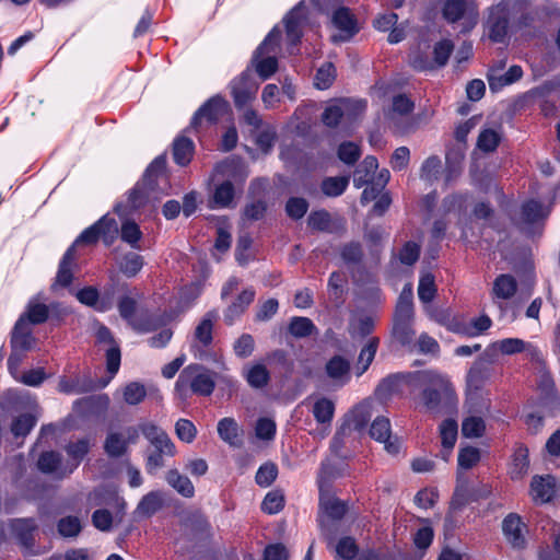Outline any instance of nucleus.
I'll list each match as a JSON object with an SVG mask.
<instances>
[{
  "label": "nucleus",
  "instance_id": "f257e3e1",
  "mask_svg": "<svg viewBox=\"0 0 560 560\" xmlns=\"http://www.w3.org/2000/svg\"><path fill=\"white\" fill-rule=\"evenodd\" d=\"M420 381L425 385L420 396L425 411L441 415L453 411L458 402L457 395L450 378L436 371H423Z\"/></svg>",
  "mask_w": 560,
  "mask_h": 560
},
{
  "label": "nucleus",
  "instance_id": "f03ea898",
  "mask_svg": "<svg viewBox=\"0 0 560 560\" xmlns=\"http://www.w3.org/2000/svg\"><path fill=\"white\" fill-rule=\"evenodd\" d=\"M166 159L158 156L148 166L141 182L137 183L128 196V208L131 210L140 209L148 202L158 201L163 195H166L165 170Z\"/></svg>",
  "mask_w": 560,
  "mask_h": 560
},
{
  "label": "nucleus",
  "instance_id": "7ed1b4c3",
  "mask_svg": "<svg viewBox=\"0 0 560 560\" xmlns=\"http://www.w3.org/2000/svg\"><path fill=\"white\" fill-rule=\"evenodd\" d=\"M325 474L326 467L323 465L317 477L319 490L318 525L322 535L328 541H332L337 534L338 521H340L346 514L347 505L330 493Z\"/></svg>",
  "mask_w": 560,
  "mask_h": 560
},
{
  "label": "nucleus",
  "instance_id": "20e7f679",
  "mask_svg": "<svg viewBox=\"0 0 560 560\" xmlns=\"http://www.w3.org/2000/svg\"><path fill=\"white\" fill-rule=\"evenodd\" d=\"M215 388V373L208 368L192 363L182 370L175 383V393L182 399L191 395L210 396Z\"/></svg>",
  "mask_w": 560,
  "mask_h": 560
},
{
  "label": "nucleus",
  "instance_id": "39448f33",
  "mask_svg": "<svg viewBox=\"0 0 560 560\" xmlns=\"http://www.w3.org/2000/svg\"><path fill=\"white\" fill-rule=\"evenodd\" d=\"M226 178L213 194V203L218 208H228L234 198V187L231 180L243 183L248 176V170L237 158H228L214 167V176Z\"/></svg>",
  "mask_w": 560,
  "mask_h": 560
},
{
  "label": "nucleus",
  "instance_id": "423d86ee",
  "mask_svg": "<svg viewBox=\"0 0 560 560\" xmlns=\"http://www.w3.org/2000/svg\"><path fill=\"white\" fill-rule=\"evenodd\" d=\"M280 36V28L273 27L253 55L252 67L261 80L269 79L278 69L276 55L279 50Z\"/></svg>",
  "mask_w": 560,
  "mask_h": 560
},
{
  "label": "nucleus",
  "instance_id": "0eeeda50",
  "mask_svg": "<svg viewBox=\"0 0 560 560\" xmlns=\"http://www.w3.org/2000/svg\"><path fill=\"white\" fill-rule=\"evenodd\" d=\"M442 15L451 24L459 22L462 32H470L479 21L477 3L468 0H446Z\"/></svg>",
  "mask_w": 560,
  "mask_h": 560
},
{
  "label": "nucleus",
  "instance_id": "6e6552de",
  "mask_svg": "<svg viewBox=\"0 0 560 560\" xmlns=\"http://www.w3.org/2000/svg\"><path fill=\"white\" fill-rule=\"evenodd\" d=\"M366 102L362 100L340 98L329 103L323 115L322 120L327 127H336L345 118L355 119L365 110Z\"/></svg>",
  "mask_w": 560,
  "mask_h": 560
},
{
  "label": "nucleus",
  "instance_id": "1a4fd4ad",
  "mask_svg": "<svg viewBox=\"0 0 560 560\" xmlns=\"http://www.w3.org/2000/svg\"><path fill=\"white\" fill-rule=\"evenodd\" d=\"M510 10L508 4L499 2L488 9V15L485 22V32L494 43H503L509 28Z\"/></svg>",
  "mask_w": 560,
  "mask_h": 560
},
{
  "label": "nucleus",
  "instance_id": "9d476101",
  "mask_svg": "<svg viewBox=\"0 0 560 560\" xmlns=\"http://www.w3.org/2000/svg\"><path fill=\"white\" fill-rule=\"evenodd\" d=\"M306 11L305 4L300 2L283 19L290 55L294 54V49L303 35V30L307 23Z\"/></svg>",
  "mask_w": 560,
  "mask_h": 560
},
{
  "label": "nucleus",
  "instance_id": "9b49d317",
  "mask_svg": "<svg viewBox=\"0 0 560 560\" xmlns=\"http://www.w3.org/2000/svg\"><path fill=\"white\" fill-rule=\"evenodd\" d=\"M230 86L237 108H243L252 103L258 91V83L255 81L249 68L235 78Z\"/></svg>",
  "mask_w": 560,
  "mask_h": 560
},
{
  "label": "nucleus",
  "instance_id": "f8f14e48",
  "mask_svg": "<svg viewBox=\"0 0 560 560\" xmlns=\"http://www.w3.org/2000/svg\"><path fill=\"white\" fill-rule=\"evenodd\" d=\"M96 342L105 347L106 352V366L109 373V378L103 383L106 386L114 375L118 372L120 366V349L115 342L114 337L109 329L103 325H97L95 331Z\"/></svg>",
  "mask_w": 560,
  "mask_h": 560
},
{
  "label": "nucleus",
  "instance_id": "ddd939ff",
  "mask_svg": "<svg viewBox=\"0 0 560 560\" xmlns=\"http://www.w3.org/2000/svg\"><path fill=\"white\" fill-rule=\"evenodd\" d=\"M228 103L221 96H213L208 100L194 115L190 127L197 128L203 122L215 124L228 110Z\"/></svg>",
  "mask_w": 560,
  "mask_h": 560
},
{
  "label": "nucleus",
  "instance_id": "4468645a",
  "mask_svg": "<svg viewBox=\"0 0 560 560\" xmlns=\"http://www.w3.org/2000/svg\"><path fill=\"white\" fill-rule=\"evenodd\" d=\"M331 23L338 31L337 34L331 35L334 43L347 42L359 31L354 16L343 7L334 11Z\"/></svg>",
  "mask_w": 560,
  "mask_h": 560
},
{
  "label": "nucleus",
  "instance_id": "2eb2a0df",
  "mask_svg": "<svg viewBox=\"0 0 560 560\" xmlns=\"http://www.w3.org/2000/svg\"><path fill=\"white\" fill-rule=\"evenodd\" d=\"M140 430L145 439L154 446V448L164 452L167 456H174L175 445L165 433V431L152 422L141 423Z\"/></svg>",
  "mask_w": 560,
  "mask_h": 560
},
{
  "label": "nucleus",
  "instance_id": "dca6fc26",
  "mask_svg": "<svg viewBox=\"0 0 560 560\" xmlns=\"http://www.w3.org/2000/svg\"><path fill=\"white\" fill-rule=\"evenodd\" d=\"M118 311L120 316L138 331H149L153 328L149 319H142L137 313L136 301L130 296H122L118 302Z\"/></svg>",
  "mask_w": 560,
  "mask_h": 560
},
{
  "label": "nucleus",
  "instance_id": "f3484780",
  "mask_svg": "<svg viewBox=\"0 0 560 560\" xmlns=\"http://www.w3.org/2000/svg\"><path fill=\"white\" fill-rule=\"evenodd\" d=\"M503 534L514 548H523L526 544L525 539V524L523 523L520 515L511 513L502 522Z\"/></svg>",
  "mask_w": 560,
  "mask_h": 560
},
{
  "label": "nucleus",
  "instance_id": "a211bd4d",
  "mask_svg": "<svg viewBox=\"0 0 560 560\" xmlns=\"http://www.w3.org/2000/svg\"><path fill=\"white\" fill-rule=\"evenodd\" d=\"M127 439L124 438L121 433L110 432L108 433L105 443L104 450L106 454L110 457H119L121 456L126 450L128 442L133 443L138 438V429L130 427L126 430Z\"/></svg>",
  "mask_w": 560,
  "mask_h": 560
},
{
  "label": "nucleus",
  "instance_id": "6ab92c4d",
  "mask_svg": "<svg viewBox=\"0 0 560 560\" xmlns=\"http://www.w3.org/2000/svg\"><path fill=\"white\" fill-rule=\"evenodd\" d=\"M12 350L19 351H27L34 348L35 338L32 335L31 327L25 319V316H21L15 323L12 338H11Z\"/></svg>",
  "mask_w": 560,
  "mask_h": 560
},
{
  "label": "nucleus",
  "instance_id": "aec40b11",
  "mask_svg": "<svg viewBox=\"0 0 560 560\" xmlns=\"http://www.w3.org/2000/svg\"><path fill=\"white\" fill-rule=\"evenodd\" d=\"M488 349L500 351L504 355H512L521 352H528L530 355L537 354V348L521 338H504L492 342Z\"/></svg>",
  "mask_w": 560,
  "mask_h": 560
},
{
  "label": "nucleus",
  "instance_id": "412c9836",
  "mask_svg": "<svg viewBox=\"0 0 560 560\" xmlns=\"http://www.w3.org/2000/svg\"><path fill=\"white\" fill-rule=\"evenodd\" d=\"M517 291V282L511 275L498 276L492 285L491 298L501 307V301L512 299Z\"/></svg>",
  "mask_w": 560,
  "mask_h": 560
},
{
  "label": "nucleus",
  "instance_id": "4be33fe9",
  "mask_svg": "<svg viewBox=\"0 0 560 560\" xmlns=\"http://www.w3.org/2000/svg\"><path fill=\"white\" fill-rule=\"evenodd\" d=\"M530 494L535 502L547 503L556 494V481L551 476H535L530 482Z\"/></svg>",
  "mask_w": 560,
  "mask_h": 560
},
{
  "label": "nucleus",
  "instance_id": "5701e85b",
  "mask_svg": "<svg viewBox=\"0 0 560 560\" xmlns=\"http://www.w3.org/2000/svg\"><path fill=\"white\" fill-rule=\"evenodd\" d=\"M74 262L73 246H70L65 253L56 275V279L51 284V290L57 291L60 288H67L73 279L72 265Z\"/></svg>",
  "mask_w": 560,
  "mask_h": 560
},
{
  "label": "nucleus",
  "instance_id": "b1692460",
  "mask_svg": "<svg viewBox=\"0 0 560 560\" xmlns=\"http://www.w3.org/2000/svg\"><path fill=\"white\" fill-rule=\"evenodd\" d=\"M390 422L385 417H377L371 425V436L385 444V448L388 453L396 454L398 452V445L389 442L390 439Z\"/></svg>",
  "mask_w": 560,
  "mask_h": 560
},
{
  "label": "nucleus",
  "instance_id": "393cba45",
  "mask_svg": "<svg viewBox=\"0 0 560 560\" xmlns=\"http://www.w3.org/2000/svg\"><path fill=\"white\" fill-rule=\"evenodd\" d=\"M255 291L246 289L238 294L236 300L225 310L224 320L229 325H233L234 322L245 312V310L254 301Z\"/></svg>",
  "mask_w": 560,
  "mask_h": 560
},
{
  "label": "nucleus",
  "instance_id": "a878e982",
  "mask_svg": "<svg viewBox=\"0 0 560 560\" xmlns=\"http://www.w3.org/2000/svg\"><path fill=\"white\" fill-rule=\"evenodd\" d=\"M40 471L46 474H54L58 478H63L71 472H65L69 469L68 465L61 464V456L56 452H45L40 455L37 462Z\"/></svg>",
  "mask_w": 560,
  "mask_h": 560
},
{
  "label": "nucleus",
  "instance_id": "bb28decb",
  "mask_svg": "<svg viewBox=\"0 0 560 560\" xmlns=\"http://www.w3.org/2000/svg\"><path fill=\"white\" fill-rule=\"evenodd\" d=\"M242 375L250 387L257 389L265 387L270 380V373L264 363L247 364Z\"/></svg>",
  "mask_w": 560,
  "mask_h": 560
},
{
  "label": "nucleus",
  "instance_id": "cd10ccee",
  "mask_svg": "<svg viewBox=\"0 0 560 560\" xmlns=\"http://www.w3.org/2000/svg\"><path fill=\"white\" fill-rule=\"evenodd\" d=\"M164 501L165 498L162 491H151L140 500L135 513L139 517H150L162 509Z\"/></svg>",
  "mask_w": 560,
  "mask_h": 560
},
{
  "label": "nucleus",
  "instance_id": "c85d7f7f",
  "mask_svg": "<svg viewBox=\"0 0 560 560\" xmlns=\"http://www.w3.org/2000/svg\"><path fill=\"white\" fill-rule=\"evenodd\" d=\"M491 493V487L489 485L480 483L477 487L466 490L457 488L452 501L454 508H462L470 501H477L482 498L489 497Z\"/></svg>",
  "mask_w": 560,
  "mask_h": 560
},
{
  "label": "nucleus",
  "instance_id": "c756f323",
  "mask_svg": "<svg viewBox=\"0 0 560 560\" xmlns=\"http://www.w3.org/2000/svg\"><path fill=\"white\" fill-rule=\"evenodd\" d=\"M91 445L92 442L88 438L80 439L67 445L66 452L70 460L67 463L69 469L65 472H72L79 466L84 456L89 453Z\"/></svg>",
  "mask_w": 560,
  "mask_h": 560
},
{
  "label": "nucleus",
  "instance_id": "7c9ffc66",
  "mask_svg": "<svg viewBox=\"0 0 560 560\" xmlns=\"http://www.w3.org/2000/svg\"><path fill=\"white\" fill-rule=\"evenodd\" d=\"M349 362L340 355H335L326 364V373L329 378L339 385H343L349 380Z\"/></svg>",
  "mask_w": 560,
  "mask_h": 560
},
{
  "label": "nucleus",
  "instance_id": "2f4dec72",
  "mask_svg": "<svg viewBox=\"0 0 560 560\" xmlns=\"http://www.w3.org/2000/svg\"><path fill=\"white\" fill-rule=\"evenodd\" d=\"M490 374L491 372L488 363L481 358L476 360L466 376L468 387L479 389L490 377Z\"/></svg>",
  "mask_w": 560,
  "mask_h": 560
},
{
  "label": "nucleus",
  "instance_id": "473e14b6",
  "mask_svg": "<svg viewBox=\"0 0 560 560\" xmlns=\"http://www.w3.org/2000/svg\"><path fill=\"white\" fill-rule=\"evenodd\" d=\"M378 167L376 158L369 155L357 167L353 177V184L357 188H361L370 182H374L373 175Z\"/></svg>",
  "mask_w": 560,
  "mask_h": 560
},
{
  "label": "nucleus",
  "instance_id": "72a5a7b5",
  "mask_svg": "<svg viewBox=\"0 0 560 560\" xmlns=\"http://www.w3.org/2000/svg\"><path fill=\"white\" fill-rule=\"evenodd\" d=\"M523 75V70L520 66H512L503 74H495L491 71L488 74L489 86L491 91H499L500 89L518 81Z\"/></svg>",
  "mask_w": 560,
  "mask_h": 560
},
{
  "label": "nucleus",
  "instance_id": "f704fd0d",
  "mask_svg": "<svg viewBox=\"0 0 560 560\" xmlns=\"http://www.w3.org/2000/svg\"><path fill=\"white\" fill-rule=\"evenodd\" d=\"M312 413L317 423L329 427L335 413V404L329 398L319 397L313 404Z\"/></svg>",
  "mask_w": 560,
  "mask_h": 560
},
{
  "label": "nucleus",
  "instance_id": "c9c22d12",
  "mask_svg": "<svg viewBox=\"0 0 560 560\" xmlns=\"http://www.w3.org/2000/svg\"><path fill=\"white\" fill-rule=\"evenodd\" d=\"M167 483L185 498H191L195 493V487L187 476L179 474L178 470L167 471L165 477Z\"/></svg>",
  "mask_w": 560,
  "mask_h": 560
},
{
  "label": "nucleus",
  "instance_id": "e433bc0d",
  "mask_svg": "<svg viewBox=\"0 0 560 560\" xmlns=\"http://www.w3.org/2000/svg\"><path fill=\"white\" fill-rule=\"evenodd\" d=\"M440 434L443 446V458L447 459L451 451L453 450L457 440V423L454 420L447 419L440 425Z\"/></svg>",
  "mask_w": 560,
  "mask_h": 560
},
{
  "label": "nucleus",
  "instance_id": "4c0bfd02",
  "mask_svg": "<svg viewBox=\"0 0 560 560\" xmlns=\"http://www.w3.org/2000/svg\"><path fill=\"white\" fill-rule=\"evenodd\" d=\"M194 142L186 137H178L173 144L174 161L180 165H187L194 154Z\"/></svg>",
  "mask_w": 560,
  "mask_h": 560
},
{
  "label": "nucleus",
  "instance_id": "58836bf2",
  "mask_svg": "<svg viewBox=\"0 0 560 560\" xmlns=\"http://www.w3.org/2000/svg\"><path fill=\"white\" fill-rule=\"evenodd\" d=\"M528 451L527 448L520 446L515 450L510 465V476L512 479H522L528 470Z\"/></svg>",
  "mask_w": 560,
  "mask_h": 560
},
{
  "label": "nucleus",
  "instance_id": "ea45409f",
  "mask_svg": "<svg viewBox=\"0 0 560 560\" xmlns=\"http://www.w3.org/2000/svg\"><path fill=\"white\" fill-rule=\"evenodd\" d=\"M380 339L377 337H371L365 346L361 349L358 363H357V374H363L374 360L378 348Z\"/></svg>",
  "mask_w": 560,
  "mask_h": 560
},
{
  "label": "nucleus",
  "instance_id": "a19ab883",
  "mask_svg": "<svg viewBox=\"0 0 560 560\" xmlns=\"http://www.w3.org/2000/svg\"><path fill=\"white\" fill-rule=\"evenodd\" d=\"M117 266L126 277H135L143 267V258L137 253H128L120 257Z\"/></svg>",
  "mask_w": 560,
  "mask_h": 560
},
{
  "label": "nucleus",
  "instance_id": "79ce46f5",
  "mask_svg": "<svg viewBox=\"0 0 560 560\" xmlns=\"http://www.w3.org/2000/svg\"><path fill=\"white\" fill-rule=\"evenodd\" d=\"M289 332L295 338H305L317 332L316 326L307 317H292L289 324Z\"/></svg>",
  "mask_w": 560,
  "mask_h": 560
},
{
  "label": "nucleus",
  "instance_id": "37998d69",
  "mask_svg": "<svg viewBox=\"0 0 560 560\" xmlns=\"http://www.w3.org/2000/svg\"><path fill=\"white\" fill-rule=\"evenodd\" d=\"M348 185V176L327 177L322 182L320 188L325 196L338 197L345 192Z\"/></svg>",
  "mask_w": 560,
  "mask_h": 560
},
{
  "label": "nucleus",
  "instance_id": "c03bdc74",
  "mask_svg": "<svg viewBox=\"0 0 560 560\" xmlns=\"http://www.w3.org/2000/svg\"><path fill=\"white\" fill-rule=\"evenodd\" d=\"M238 425L233 418H223L218 423V434L228 444H237Z\"/></svg>",
  "mask_w": 560,
  "mask_h": 560
},
{
  "label": "nucleus",
  "instance_id": "a18cd8bd",
  "mask_svg": "<svg viewBox=\"0 0 560 560\" xmlns=\"http://www.w3.org/2000/svg\"><path fill=\"white\" fill-rule=\"evenodd\" d=\"M100 231L103 242L109 246L114 242L118 234V225L114 218L109 215H103L97 222H95Z\"/></svg>",
  "mask_w": 560,
  "mask_h": 560
},
{
  "label": "nucleus",
  "instance_id": "49530a36",
  "mask_svg": "<svg viewBox=\"0 0 560 560\" xmlns=\"http://www.w3.org/2000/svg\"><path fill=\"white\" fill-rule=\"evenodd\" d=\"M36 524L32 518H19L11 523L12 533L23 544H27Z\"/></svg>",
  "mask_w": 560,
  "mask_h": 560
},
{
  "label": "nucleus",
  "instance_id": "de8ad7c7",
  "mask_svg": "<svg viewBox=\"0 0 560 560\" xmlns=\"http://www.w3.org/2000/svg\"><path fill=\"white\" fill-rule=\"evenodd\" d=\"M22 316H25L28 326L42 324L48 318V307L43 303L32 301Z\"/></svg>",
  "mask_w": 560,
  "mask_h": 560
},
{
  "label": "nucleus",
  "instance_id": "09e8293b",
  "mask_svg": "<svg viewBox=\"0 0 560 560\" xmlns=\"http://www.w3.org/2000/svg\"><path fill=\"white\" fill-rule=\"evenodd\" d=\"M336 79V69L331 62L324 63L315 75L314 84L318 90L328 89Z\"/></svg>",
  "mask_w": 560,
  "mask_h": 560
},
{
  "label": "nucleus",
  "instance_id": "8fccbe9b",
  "mask_svg": "<svg viewBox=\"0 0 560 560\" xmlns=\"http://www.w3.org/2000/svg\"><path fill=\"white\" fill-rule=\"evenodd\" d=\"M142 236V232L140 231L137 223L133 221L126 220L121 224L120 229V237L124 242L129 244L132 248H139V241Z\"/></svg>",
  "mask_w": 560,
  "mask_h": 560
},
{
  "label": "nucleus",
  "instance_id": "3c124183",
  "mask_svg": "<svg viewBox=\"0 0 560 560\" xmlns=\"http://www.w3.org/2000/svg\"><path fill=\"white\" fill-rule=\"evenodd\" d=\"M393 336L400 345H410L415 337L412 322H394Z\"/></svg>",
  "mask_w": 560,
  "mask_h": 560
},
{
  "label": "nucleus",
  "instance_id": "603ef678",
  "mask_svg": "<svg viewBox=\"0 0 560 560\" xmlns=\"http://www.w3.org/2000/svg\"><path fill=\"white\" fill-rule=\"evenodd\" d=\"M485 429V421L480 417H468L462 423V433L466 438H479Z\"/></svg>",
  "mask_w": 560,
  "mask_h": 560
},
{
  "label": "nucleus",
  "instance_id": "864d4df0",
  "mask_svg": "<svg viewBox=\"0 0 560 560\" xmlns=\"http://www.w3.org/2000/svg\"><path fill=\"white\" fill-rule=\"evenodd\" d=\"M145 395L147 392L144 386L138 382L127 384L122 390L124 400L128 405L140 404L144 399Z\"/></svg>",
  "mask_w": 560,
  "mask_h": 560
},
{
  "label": "nucleus",
  "instance_id": "5fc2aeb1",
  "mask_svg": "<svg viewBox=\"0 0 560 560\" xmlns=\"http://www.w3.org/2000/svg\"><path fill=\"white\" fill-rule=\"evenodd\" d=\"M546 209L539 201L529 200L523 205L522 214L523 219L528 222H536L547 215Z\"/></svg>",
  "mask_w": 560,
  "mask_h": 560
},
{
  "label": "nucleus",
  "instance_id": "6e6d98bb",
  "mask_svg": "<svg viewBox=\"0 0 560 560\" xmlns=\"http://www.w3.org/2000/svg\"><path fill=\"white\" fill-rule=\"evenodd\" d=\"M434 277L431 273H425L420 278L418 285V296L423 303H429L435 295Z\"/></svg>",
  "mask_w": 560,
  "mask_h": 560
},
{
  "label": "nucleus",
  "instance_id": "4d7b16f0",
  "mask_svg": "<svg viewBox=\"0 0 560 560\" xmlns=\"http://www.w3.org/2000/svg\"><path fill=\"white\" fill-rule=\"evenodd\" d=\"M117 285L112 282L106 284L100 293L98 312L104 313L112 310L116 302Z\"/></svg>",
  "mask_w": 560,
  "mask_h": 560
},
{
  "label": "nucleus",
  "instance_id": "13d9d810",
  "mask_svg": "<svg viewBox=\"0 0 560 560\" xmlns=\"http://www.w3.org/2000/svg\"><path fill=\"white\" fill-rule=\"evenodd\" d=\"M441 167L442 163L438 156H429L421 166L420 177L423 180L433 182L438 178Z\"/></svg>",
  "mask_w": 560,
  "mask_h": 560
},
{
  "label": "nucleus",
  "instance_id": "bf43d9fd",
  "mask_svg": "<svg viewBox=\"0 0 560 560\" xmlns=\"http://www.w3.org/2000/svg\"><path fill=\"white\" fill-rule=\"evenodd\" d=\"M360 155V148L354 142H343L338 148V158L348 165H353Z\"/></svg>",
  "mask_w": 560,
  "mask_h": 560
},
{
  "label": "nucleus",
  "instance_id": "052dcab7",
  "mask_svg": "<svg viewBox=\"0 0 560 560\" xmlns=\"http://www.w3.org/2000/svg\"><path fill=\"white\" fill-rule=\"evenodd\" d=\"M500 142V135L493 129H485L480 132L477 141V145L485 152H491L495 150Z\"/></svg>",
  "mask_w": 560,
  "mask_h": 560
},
{
  "label": "nucleus",
  "instance_id": "680f3d73",
  "mask_svg": "<svg viewBox=\"0 0 560 560\" xmlns=\"http://www.w3.org/2000/svg\"><path fill=\"white\" fill-rule=\"evenodd\" d=\"M36 423V418L32 415H22L18 417L12 425L11 431L14 434V436H25L30 433V431L33 429V427Z\"/></svg>",
  "mask_w": 560,
  "mask_h": 560
},
{
  "label": "nucleus",
  "instance_id": "e2e57ef3",
  "mask_svg": "<svg viewBox=\"0 0 560 560\" xmlns=\"http://www.w3.org/2000/svg\"><path fill=\"white\" fill-rule=\"evenodd\" d=\"M307 222L314 230L331 232L330 214L325 210L312 212L308 215Z\"/></svg>",
  "mask_w": 560,
  "mask_h": 560
},
{
  "label": "nucleus",
  "instance_id": "0e129e2a",
  "mask_svg": "<svg viewBox=\"0 0 560 560\" xmlns=\"http://www.w3.org/2000/svg\"><path fill=\"white\" fill-rule=\"evenodd\" d=\"M283 504L284 499L282 493L279 491H270L266 494L261 503V509L268 514H276L282 510Z\"/></svg>",
  "mask_w": 560,
  "mask_h": 560
},
{
  "label": "nucleus",
  "instance_id": "69168bd1",
  "mask_svg": "<svg viewBox=\"0 0 560 560\" xmlns=\"http://www.w3.org/2000/svg\"><path fill=\"white\" fill-rule=\"evenodd\" d=\"M277 475V466L272 463H266L259 467L258 471L256 472L255 479L257 485H259L260 487H268L275 481Z\"/></svg>",
  "mask_w": 560,
  "mask_h": 560
},
{
  "label": "nucleus",
  "instance_id": "338daca9",
  "mask_svg": "<svg viewBox=\"0 0 560 560\" xmlns=\"http://www.w3.org/2000/svg\"><path fill=\"white\" fill-rule=\"evenodd\" d=\"M336 553L345 560L354 559L358 555V546L353 538L343 537L336 545Z\"/></svg>",
  "mask_w": 560,
  "mask_h": 560
},
{
  "label": "nucleus",
  "instance_id": "774afa93",
  "mask_svg": "<svg viewBox=\"0 0 560 560\" xmlns=\"http://www.w3.org/2000/svg\"><path fill=\"white\" fill-rule=\"evenodd\" d=\"M177 438L186 443H191L197 434L195 424L187 419H179L175 424Z\"/></svg>",
  "mask_w": 560,
  "mask_h": 560
}]
</instances>
